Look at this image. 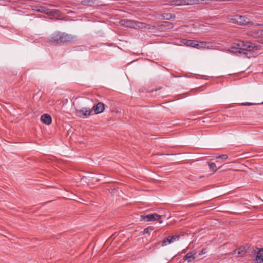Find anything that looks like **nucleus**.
Here are the masks:
<instances>
[{
    "label": "nucleus",
    "mask_w": 263,
    "mask_h": 263,
    "mask_svg": "<svg viewBox=\"0 0 263 263\" xmlns=\"http://www.w3.org/2000/svg\"><path fill=\"white\" fill-rule=\"evenodd\" d=\"M74 37L70 35L61 32H56L50 37L49 42L54 45H62L72 41Z\"/></svg>",
    "instance_id": "nucleus-1"
},
{
    "label": "nucleus",
    "mask_w": 263,
    "mask_h": 263,
    "mask_svg": "<svg viewBox=\"0 0 263 263\" xmlns=\"http://www.w3.org/2000/svg\"><path fill=\"white\" fill-rule=\"evenodd\" d=\"M76 114L81 118L89 116L91 113V110L89 107H82L80 102H77L75 105Z\"/></svg>",
    "instance_id": "nucleus-2"
},
{
    "label": "nucleus",
    "mask_w": 263,
    "mask_h": 263,
    "mask_svg": "<svg viewBox=\"0 0 263 263\" xmlns=\"http://www.w3.org/2000/svg\"><path fill=\"white\" fill-rule=\"evenodd\" d=\"M232 20L234 23L240 25L253 24V23L252 22H250V20L248 18L241 15H234L233 16Z\"/></svg>",
    "instance_id": "nucleus-3"
},
{
    "label": "nucleus",
    "mask_w": 263,
    "mask_h": 263,
    "mask_svg": "<svg viewBox=\"0 0 263 263\" xmlns=\"http://www.w3.org/2000/svg\"><path fill=\"white\" fill-rule=\"evenodd\" d=\"M126 22L128 26H130L131 27H137L141 29L149 28V27H147L148 25L147 24L142 22L133 21H126Z\"/></svg>",
    "instance_id": "nucleus-4"
},
{
    "label": "nucleus",
    "mask_w": 263,
    "mask_h": 263,
    "mask_svg": "<svg viewBox=\"0 0 263 263\" xmlns=\"http://www.w3.org/2000/svg\"><path fill=\"white\" fill-rule=\"evenodd\" d=\"M161 217V216L157 214H150L145 216H142V218L145 221H153L159 220Z\"/></svg>",
    "instance_id": "nucleus-5"
},
{
    "label": "nucleus",
    "mask_w": 263,
    "mask_h": 263,
    "mask_svg": "<svg viewBox=\"0 0 263 263\" xmlns=\"http://www.w3.org/2000/svg\"><path fill=\"white\" fill-rule=\"evenodd\" d=\"M243 41H239L237 43H234L230 49V51L233 53H235L238 54V50H240L241 47L243 46Z\"/></svg>",
    "instance_id": "nucleus-6"
},
{
    "label": "nucleus",
    "mask_w": 263,
    "mask_h": 263,
    "mask_svg": "<svg viewBox=\"0 0 263 263\" xmlns=\"http://www.w3.org/2000/svg\"><path fill=\"white\" fill-rule=\"evenodd\" d=\"M261 30L255 28L249 31L247 35L254 38H259L261 37Z\"/></svg>",
    "instance_id": "nucleus-7"
},
{
    "label": "nucleus",
    "mask_w": 263,
    "mask_h": 263,
    "mask_svg": "<svg viewBox=\"0 0 263 263\" xmlns=\"http://www.w3.org/2000/svg\"><path fill=\"white\" fill-rule=\"evenodd\" d=\"M253 49V47L248 43H245L243 42V45L240 50H238L239 54H247L246 51H251Z\"/></svg>",
    "instance_id": "nucleus-8"
},
{
    "label": "nucleus",
    "mask_w": 263,
    "mask_h": 263,
    "mask_svg": "<svg viewBox=\"0 0 263 263\" xmlns=\"http://www.w3.org/2000/svg\"><path fill=\"white\" fill-rule=\"evenodd\" d=\"M92 109L96 114L101 113L105 109L104 104L102 102H99L93 106Z\"/></svg>",
    "instance_id": "nucleus-9"
},
{
    "label": "nucleus",
    "mask_w": 263,
    "mask_h": 263,
    "mask_svg": "<svg viewBox=\"0 0 263 263\" xmlns=\"http://www.w3.org/2000/svg\"><path fill=\"white\" fill-rule=\"evenodd\" d=\"M195 253H193V252H188L183 258V260H187V262L190 263L194 260L196 257L194 256V255Z\"/></svg>",
    "instance_id": "nucleus-10"
},
{
    "label": "nucleus",
    "mask_w": 263,
    "mask_h": 263,
    "mask_svg": "<svg viewBox=\"0 0 263 263\" xmlns=\"http://www.w3.org/2000/svg\"><path fill=\"white\" fill-rule=\"evenodd\" d=\"M171 6H180L186 5L185 0H171L169 2Z\"/></svg>",
    "instance_id": "nucleus-11"
},
{
    "label": "nucleus",
    "mask_w": 263,
    "mask_h": 263,
    "mask_svg": "<svg viewBox=\"0 0 263 263\" xmlns=\"http://www.w3.org/2000/svg\"><path fill=\"white\" fill-rule=\"evenodd\" d=\"M41 121L46 125H49L51 122V118L48 114H44L41 117Z\"/></svg>",
    "instance_id": "nucleus-12"
},
{
    "label": "nucleus",
    "mask_w": 263,
    "mask_h": 263,
    "mask_svg": "<svg viewBox=\"0 0 263 263\" xmlns=\"http://www.w3.org/2000/svg\"><path fill=\"white\" fill-rule=\"evenodd\" d=\"M255 260L257 263H261L263 262V248L260 249L258 251Z\"/></svg>",
    "instance_id": "nucleus-13"
},
{
    "label": "nucleus",
    "mask_w": 263,
    "mask_h": 263,
    "mask_svg": "<svg viewBox=\"0 0 263 263\" xmlns=\"http://www.w3.org/2000/svg\"><path fill=\"white\" fill-rule=\"evenodd\" d=\"M181 42L186 46L193 47L195 45V41L187 39H182Z\"/></svg>",
    "instance_id": "nucleus-14"
},
{
    "label": "nucleus",
    "mask_w": 263,
    "mask_h": 263,
    "mask_svg": "<svg viewBox=\"0 0 263 263\" xmlns=\"http://www.w3.org/2000/svg\"><path fill=\"white\" fill-rule=\"evenodd\" d=\"M246 253V251L245 250V248H239L237 249H236L234 251V254L236 255V256L239 257L243 256Z\"/></svg>",
    "instance_id": "nucleus-15"
},
{
    "label": "nucleus",
    "mask_w": 263,
    "mask_h": 263,
    "mask_svg": "<svg viewBox=\"0 0 263 263\" xmlns=\"http://www.w3.org/2000/svg\"><path fill=\"white\" fill-rule=\"evenodd\" d=\"M162 19L170 20L175 18L176 16L170 13H164L161 15Z\"/></svg>",
    "instance_id": "nucleus-16"
},
{
    "label": "nucleus",
    "mask_w": 263,
    "mask_h": 263,
    "mask_svg": "<svg viewBox=\"0 0 263 263\" xmlns=\"http://www.w3.org/2000/svg\"><path fill=\"white\" fill-rule=\"evenodd\" d=\"M199 4H202L201 0H185V4L186 5H197Z\"/></svg>",
    "instance_id": "nucleus-17"
},
{
    "label": "nucleus",
    "mask_w": 263,
    "mask_h": 263,
    "mask_svg": "<svg viewBox=\"0 0 263 263\" xmlns=\"http://www.w3.org/2000/svg\"><path fill=\"white\" fill-rule=\"evenodd\" d=\"M81 4L84 6H91L95 4V1L93 0H83L81 2Z\"/></svg>",
    "instance_id": "nucleus-18"
},
{
    "label": "nucleus",
    "mask_w": 263,
    "mask_h": 263,
    "mask_svg": "<svg viewBox=\"0 0 263 263\" xmlns=\"http://www.w3.org/2000/svg\"><path fill=\"white\" fill-rule=\"evenodd\" d=\"M36 11L46 14H49L51 13V11L49 9L44 7H40V8L38 9H37Z\"/></svg>",
    "instance_id": "nucleus-19"
},
{
    "label": "nucleus",
    "mask_w": 263,
    "mask_h": 263,
    "mask_svg": "<svg viewBox=\"0 0 263 263\" xmlns=\"http://www.w3.org/2000/svg\"><path fill=\"white\" fill-rule=\"evenodd\" d=\"M171 243H172L171 239L168 236L167 237L164 238L163 240L162 241L161 246L162 247H164Z\"/></svg>",
    "instance_id": "nucleus-20"
},
{
    "label": "nucleus",
    "mask_w": 263,
    "mask_h": 263,
    "mask_svg": "<svg viewBox=\"0 0 263 263\" xmlns=\"http://www.w3.org/2000/svg\"><path fill=\"white\" fill-rule=\"evenodd\" d=\"M180 235H174L172 236H168L171 239V242L173 243L175 241H178L180 239Z\"/></svg>",
    "instance_id": "nucleus-21"
},
{
    "label": "nucleus",
    "mask_w": 263,
    "mask_h": 263,
    "mask_svg": "<svg viewBox=\"0 0 263 263\" xmlns=\"http://www.w3.org/2000/svg\"><path fill=\"white\" fill-rule=\"evenodd\" d=\"M208 165L211 170H212L214 172H216L217 171L216 165L214 162H208Z\"/></svg>",
    "instance_id": "nucleus-22"
},
{
    "label": "nucleus",
    "mask_w": 263,
    "mask_h": 263,
    "mask_svg": "<svg viewBox=\"0 0 263 263\" xmlns=\"http://www.w3.org/2000/svg\"><path fill=\"white\" fill-rule=\"evenodd\" d=\"M162 26H164L166 29H170L174 27L173 24L170 22H165V24Z\"/></svg>",
    "instance_id": "nucleus-23"
},
{
    "label": "nucleus",
    "mask_w": 263,
    "mask_h": 263,
    "mask_svg": "<svg viewBox=\"0 0 263 263\" xmlns=\"http://www.w3.org/2000/svg\"><path fill=\"white\" fill-rule=\"evenodd\" d=\"M154 230L153 227H148L144 229L143 233L144 234H150V233Z\"/></svg>",
    "instance_id": "nucleus-24"
},
{
    "label": "nucleus",
    "mask_w": 263,
    "mask_h": 263,
    "mask_svg": "<svg viewBox=\"0 0 263 263\" xmlns=\"http://www.w3.org/2000/svg\"><path fill=\"white\" fill-rule=\"evenodd\" d=\"M242 105L245 106H250V105H257V104H263V101L261 103H250V102H245V103H242L241 104Z\"/></svg>",
    "instance_id": "nucleus-25"
},
{
    "label": "nucleus",
    "mask_w": 263,
    "mask_h": 263,
    "mask_svg": "<svg viewBox=\"0 0 263 263\" xmlns=\"http://www.w3.org/2000/svg\"><path fill=\"white\" fill-rule=\"evenodd\" d=\"M208 252V249L207 248H203L201 251L199 253V255L201 256L203 254H205Z\"/></svg>",
    "instance_id": "nucleus-26"
},
{
    "label": "nucleus",
    "mask_w": 263,
    "mask_h": 263,
    "mask_svg": "<svg viewBox=\"0 0 263 263\" xmlns=\"http://www.w3.org/2000/svg\"><path fill=\"white\" fill-rule=\"evenodd\" d=\"M199 43L200 46H201V49L206 48V43L205 42H203V41L199 42Z\"/></svg>",
    "instance_id": "nucleus-27"
},
{
    "label": "nucleus",
    "mask_w": 263,
    "mask_h": 263,
    "mask_svg": "<svg viewBox=\"0 0 263 263\" xmlns=\"http://www.w3.org/2000/svg\"><path fill=\"white\" fill-rule=\"evenodd\" d=\"M217 158H220L223 160H227L228 158V157L226 155H221L218 156Z\"/></svg>",
    "instance_id": "nucleus-28"
},
{
    "label": "nucleus",
    "mask_w": 263,
    "mask_h": 263,
    "mask_svg": "<svg viewBox=\"0 0 263 263\" xmlns=\"http://www.w3.org/2000/svg\"><path fill=\"white\" fill-rule=\"evenodd\" d=\"M193 47L197 49H201V46H200L199 42L195 41V45L193 46Z\"/></svg>",
    "instance_id": "nucleus-29"
},
{
    "label": "nucleus",
    "mask_w": 263,
    "mask_h": 263,
    "mask_svg": "<svg viewBox=\"0 0 263 263\" xmlns=\"http://www.w3.org/2000/svg\"><path fill=\"white\" fill-rule=\"evenodd\" d=\"M257 109L260 114H263V107H258Z\"/></svg>",
    "instance_id": "nucleus-30"
},
{
    "label": "nucleus",
    "mask_w": 263,
    "mask_h": 263,
    "mask_svg": "<svg viewBox=\"0 0 263 263\" xmlns=\"http://www.w3.org/2000/svg\"><path fill=\"white\" fill-rule=\"evenodd\" d=\"M124 22H125V20H122V21H120V23H121V24H123V23Z\"/></svg>",
    "instance_id": "nucleus-31"
},
{
    "label": "nucleus",
    "mask_w": 263,
    "mask_h": 263,
    "mask_svg": "<svg viewBox=\"0 0 263 263\" xmlns=\"http://www.w3.org/2000/svg\"><path fill=\"white\" fill-rule=\"evenodd\" d=\"M262 31V33H261V37H263V30H261Z\"/></svg>",
    "instance_id": "nucleus-32"
},
{
    "label": "nucleus",
    "mask_w": 263,
    "mask_h": 263,
    "mask_svg": "<svg viewBox=\"0 0 263 263\" xmlns=\"http://www.w3.org/2000/svg\"><path fill=\"white\" fill-rule=\"evenodd\" d=\"M162 222V221H159V223H161Z\"/></svg>",
    "instance_id": "nucleus-33"
},
{
    "label": "nucleus",
    "mask_w": 263,
    "mask_h": 263,
    "mask_svg": "<svg viewBox=\"0 0 263 263\" xmlns=\"http://www.w3.org/2000/svg\"><path fill=\"white\" fill-rule=\"evenodd\" d=\"M223 166V165L220 166L219 167V168L222 167Z\"/></svg>",
    "instance_id": "nucleus-34"
},
{
    "label": "nucleus",
    "mask_w": 263,
    "mask_h": 263,
    "mask_svg": "<svg viewBox=\"0 0 263 263\" xmlns=\"http://www.w3.org/2000/svg\"><path fill=\"white\" fill-rule=\"evenodd\" d=\"M262 43L263 44V42H262Z\"/></svg>",
    "instance_id": "nucleus-35"
}]
</instances>
